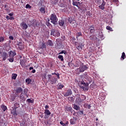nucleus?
I'll use <instances>...</instances> for the list:
<instances>
[{
    "mask_svg": "<svg viewBox=\"0 0 126 126\" xmlns=\"http://www.w3.org/2000/svg\"><path fill=\"white\" fill-rule=\"evenodd\" d=\"M27 102H28V103L30 104V103H34V100H32L30 98H28L27 100Z\"/></svg>",
    "mask_w": 126,
    "mask_h": 126,
    "instance_id": "nucleus-35",
    "label": "nucleus"
},
{
    "mask_svg": "<svg viewBox=\"0 0 126 126\" xmlns=\"http://www.w3.org/2000/svg\"><path fill=\"white\" fill-rule=\"evenodd\" d=\"M61 7H64L65 5L63 3L60 4Z\"/></svg>",
    "mask_w": 126,
    "mask_h": 126,
    "instance_id": "nucleus-59",
    "label": "nucleus"
},
{
    "mask_svg": "<svg viewBox=\"0 0 126 126\" xmlns=\"http://www.w3.org/2000/svg\"><path fill=\"white\" fill-rule=\"evenodd\" d=\"M55 33H56V30H55L54 29L51 30V35H52L53 36H55Z\"/></svg>",
    "mask_w": 126,
    "mask_h": 126,
    "instance_id": "nucleus-33",
    "label": "nucleus"
},
{
    "mask_svg": "<svg viewBox=\"0 0 126 126\" xmlns=\"http://www.w3.org/2000/svg\"><path fill=\"white\" fill-rule=\"evenodd\" d=\"M26 8H30V9H31V8H32V6H31L30 5H29V4H27L26 5Z\"/></svg>",
    "mask_w": 126,
    "mask_h": 126,
    "instance_id": "nucleus-43",
    "label": "nucleus"
},
{
    "mask_svg": "<svg viewBox=\"0 0 126 126\" xmlns=\"http://www.w3.org/2000/svg\"><path fill=\"white\" fill-rule=\"evenodd\" d=\"M64 97H68V96H70L71 95H72V91H71V89H69L67 90L66 92H65L63 94Z\"/></svg>",
    "mask_w": 126,
    "mask_h": 126,
    "instance_id": "nucleus-7",
    "label": "nucleus"
},
{
    "mask_svg": "<svg viewBox=\"0 0 126 126\" xmlns=\"http://www.w3.org/2000/svg\"><path fill=\"white\" fill-rule=\"evenodd\" d=\"M126 58V53H125V52L122 53V55L121 56V59H122V60H125Z\"/></svg>",
    "mask_w": 126,
    "mask_h": 126,
    "instance_id": "nucleus-34",
    "label": "nucleus"
},
{
    "mask_svg": "<svg viewBox=\"0 0 126 126\" xmlns=\"http://www.w3.org/2000/svg\"><path fill=\"white\" fill-rule=\"evenodd\" d=\"M72 110V107L70 105H67L65 106V111H67V112H71Z\"/></svg>",
    "mask_w": 126,
    "mask_h": 126,
    "instance_id": "nucleus-13",
    "label": "nucleus"
},
{
    "mask_svg": "<svg viewBox=\"0 0 126 126\" xmlns=\"http://www.w3.org/2000/svg\"><path fill=\"white\" fill-rule=\"evenodd\" d=\"M11 101H13L15 100V96H12L10 99Z\"/></svg>",
    "mask_w": 126,
    "mask_h": 126,
    "instance_id": "nucleus-50",
    "label": "nucleus"
},
{
    "mask_svg": "<svg viewBox=\"0 0 126 126\" xmlns=\"http://www.w3.org/2000/svg\"><path fill=\"white\" fill-rule=\"evenodd\" d=\"M50 19L51 23H53V24L54 25H57V22H58V21L59 20L58 17H57V15H56L55 13L51 14L50 15Z\"/></svg>",
    "mask_w": 126,
    "mask_h": 126,
    "instance_id": "nucleus-2",
    "label": "nucleus"
},
{
    "mask_svg": "<svg viewBox=\"0 0 126 126\" xmlns=\"http://www.w3.org/2000/svg\"><path fill=\"white\" fill-rule=\"evenodd\" d=\"M77 115H79L80 116H82V115H83V111H78L77 112Z\"/></svg>",
    "mask_w": 126,
    "mask_h": 126,
    "instance_id": "nucleus-42",
    "label": "nucleus"
},
{
    "mask_svg": "<svg viewBox=\"0 0 126 126\" xmlns=\"http://www.w3.org/2000/svg\"><path fill=\"white\" fill-rule=\"evenodd\" d=\"M106 29L107 30H109L110 31H113L112 28L108 26H106Z\"/></svg>",
    "mask_w": 126,
    "mask_h": 126,
    "instance_id": "nucleus-41",
    "label": "nucleus"
},
{
    "mask_svg": "<svg viewBox=\"0 0 126 126\" xmlns=\"http://www.w3.org/2000/svg\"><path fill=\"white\" fill-rule=\"evenodd\" d=\"M39 51H38V53L39 54H42L43 53V52L44 51V49H42V50H40L39 49Z\"/></svg>",
    "mask_w": 126,
    "mask_h": 126,
    "instance_id": "nucleus-53",
    "label": "nucleus"
},
{
    "mask_svg": "<svg viewBox=\"0 0 126 126\" xmlns=\"http://www.w3.org/2000/svg\"><path fill=\"white\" fill-rule=\"evenodd\" d=\"M76 38L77 39V40L78 39V38H79V37L82 36V33L81 32H78L76 34Z\"/></svg>",
    "mask_w": 126,
    "mask_h": 126,
    "instance_id": "nucleus-20",
    "label": "nucleus"
},
{
    "mask_svg": "<svg viewBox=\"0 0 126 126\" xmlns=\"http://www.w3.org/2000/svg\"><path fill=\"white\" fill-rule=\"evenodd\" d=\"M52 75H57V76H60V73H56V72L54 73V74H52Z\"/></svg>",
    "mask_w": 126,
    "mask_h": 126,
    "instance_id": "nucleus-51",
    "label": "nucleus"
},
{
    "mask_svg": "<svg viewBox=\"0 0 126 126\" xmlns=\"http://www.w3.org/2000/svg\"><path fill=\"white\" fill-rule=\"evenodd\" d=\"M1 109H2V110H3V112H5V110H6V109H7V107H6V106L2 104L1 105Z\"/></svg>",
    "mask_w": 126,
    "mask_h": 126,
    "instance_id": "nucleus-23",
    "label": "nucleus"
},
{
    "mask_svg": "<svg viewBox=\"0 0 126 126\" xmlns=\"http://www.w3.org/2000/svg\"><path fill=\"white\" fill-rule=\"evenodd\" d=\"M4 6L5 10H6L7 11H8V10H9L8 5H4Z\"/></svg>",
    "mask_w": 126,
    "mask_h": 126,
    "instance_id": "nucleus-40",
    "label": "nucleus"
},
{
    "mask_svg": "<svg viewBox=\"0 0 126 126\" xmlns=\"http://www.w3.org/2000/svg\"><path fill=\"white\" fill-rule=\"evenodd\" d=\"M21 26H22L23 27L22 28L24 30H26V29L28 28V26L24 22H23L22 23H21Z\"/></svg>",
    "mask_w": 126,
    "mask_h": 126,
    "instance_id": "nucleus-11",
    "label": "nucleus"
},
{
    "mask_svg": "<svg viewBox=\"0 0 126 126\" xmlns=\"http://www.w3.org/2000/svg\"><path fill=\"white\" fill-rule=\"evenodd\" d=\"M79 72H83L85 71L87 69H88V67L86 65H80L79 67Z\"/></svg>",
    "mask_w": 126,
    "mask_h": 126,
    "instance_id": "nucleus-5",
    "label": "nucleus"
},
{
    "mask_svg": "<svg viewBox=\"0 0 126 126\" xmlns=\"http://www.w3.org/2000/svg\"><path fill=\"white\" fill-rule=\"evenodd\" d=\"M11 56H12V51H10L9 52V56L10 57Z\"/></svg>",
    "mask_w": 126,
    "mask_h": 126,
    "instance_id": "nucleus-55",
    "label": "nucleus"
},
{
    "mask_svg": "<svg viewBox=\"0 0 126 126\" xmlns=\"http://www.w3.org/2000/svg\"><path fill=\"white\" fill-rule=\"evenodd\" d=\"M111 1H112V2H118L119 0H111Z\"/></svg>",
    "mask_w": 126,
    "mask_h": 126,
    "instance_id": "nucleus-52",
    "label": "nucleus"
},
{
    "mask_svg": "<svg viewBox=\"0 0 126 126\" xmlns=\"http://www.w3.org/2000/svg\"><path fill=\"white\" fill-rule=\"evenodd\" d=\"M16 53L12 52V58H13V57H14V56H16Z\"/></svg>",
    "mask_w": 126,
    "mask_h": 126,
    "instance_id": "nucleus-54",
    "label": "nucleus"
},
{
    "mask_svg": "<svg viewBox=\"0 0 126 126\" xmlns=\"http://www.w3.org/2000/svg\"><path fill=\"white\" fill-rule=\"evenodd\" d=\"M32 23V25L33 27H37V26H38V23L37 22L36 20H33Z\"/></svg>",
    "mask_w": 126,
    "mask_h": 126,
    "instance_id": "nucleus-15",
    "label": "nucleus"
},
{
    "mask_svg": "<svg viewBox=\"0 0 126 126\" xmlns=\"http://www.w3.org/2000/svg\"><path fill=\"white\" fill-rule=\"evenodd\" d=\"M47 44L48 46H54V43H53V42L51 40H49Z\"/></svg>",
    "mask_w": 126,
    "mask_h": 126,
    "instance_id": "nucleus-28",
    "label": "nucleus"
},
{
    "mask_svg": "<svg viewBox=\"0 0 126 126\" xmlns=\"http://www.w3.org/2000/svg\"><path fill=\"white\" fill-rule=\"evenodd\" d=\"M74 111V113L73 114V115L75 117H77V112Z\"/></svg>",
    "mask_w": 126,
    "mask_h": 126,
    "instance_id": "nucleus-49",
    "label": "nucleus"
},
{
    "mask_svg": "<svg viewBox=\"0 0 126 126\" xmlns=\"http://www.w3.org/2000/svg\"><path fill=\"white\" fill-rule=\"evenodd\" d=\"M9 62H10V63H13V61H14V58H13V57H11L9 59H8Z\"/></svg>",
    "mask_w": 126,
    "mask_h": 126,
    "instance_id": "nucleus-37",
    "label": "nucleus"
},
{
    "mask_svg": "<svg viewBox=\"0 0 126 126\" xmlns=\"http://www.w3.org/2000/svg\"><path fill=\"white\" fill-rule=\"evenodd\" d=\"M20 64L21 65L22 67H23L25 65V61L23 60H20Z\"/></svg>",
    "mask_w": 126,
    "mask_h": 126,
    "instance_id": "nucleus-22",
    "label": "nucleus"
},
{
    "mask_svg": "<svg viewBox=\"0 0 126 126\" xmlns=\"http://www.w3.org/2000/svg\"><path fill=\"white\" fill-rule=\"evenodd\" d=\"M8 15H9V16H11V17L13 16V13H9V14H8Z\"/></svg>",
    "mask_w": 126,
    "mask_h": 126,
    "instance_id": "nucleus-61",
    "label": "nucleus"
},
{
    "mask_svg": "<svg viewBox=\"0 0 126 126\" xmlns=\"http://www.w3.org/2000/svg\"><path fill=\"white\" fill-rule=\"evenodd\" d=\"M39 11H40L41 13L45 14V13H46V6L45 5H42V7L40 8Z\"/></svg>",
    "mask_w": 126,
    "mask_h": 126,
    "instance_id": "nucleus-10",
    "label": "nucleus"
},
{
    "mask_svg": "<svg viewBox=\"0 0 126 126\" xmlns=\"http://www.w3.org/2000/svg\"><path fill=\"white\" fill-rule=\"evenodd\" d=\"M2 61H5L7 58H8V55L6 52H4L2 54Z\"/></svg>",
    "mask_w": 126,
    "mask_h": 126,
    "instance_id": "nucleus-9",
    "label": "nucleus"
},
{
    "mask_svg": "<svg viewBox=\"0 0 126 126\" xmlns=\"http://www.w3.org/2000/svg\"><path fill=\"white\" fill-rule=\"evenodd\" d=\"M16 77H17V74L15 73H12L11 78L12 79H14V80H15L16 79Z\"/></svg>",
    "mask_w": 126,
    "mask_h": 126,
    "instance_id": "nucleus-24",
    "label": "nucleus"
},
{
    "mask_svg": "<svg viewBox=\"0 0 126 126\" xmlns=\"http://www.w3.org/2000/svg\"><path fill=\"white\" fill-rule=\"evenodd\" d=\"M44 115V119H49V117L51 116V112L48 109H45Z\"/></svg>",
    "mask_w": 126,
    "mask_h": 126,
    "instance_id": "nucleus-6",
    "label": "nucleus"
},
{
    "mask_svg": "<svg viewBox=\"0 0 126 126\" xmlns=\"http://www.w3.org/2000/svg\"><path fill=\"white\" fill-rule=\"evenodd\" d=\"M20 99H21L22 100H23L24 99V96L23 95H20Z\"/></svg>",
    "mask_w": 126,
    "mask_h": 126,
    "instance_id": "nucleus-57",
    "label": "nucleus"
},
{
    "mask_svg": "<svg viewBox=\"0 0 126 126\" xmlns=\"http://www.w3.org/2000/svg\"><path fill=\"white\" fill-rule=\"evenodd\" d=\"M76 63H77V64H75V66L76 67H78V66H79V62H76Z\"/></svg>",
    "mask_w": 126,
    "mask_h": 126,
    "instance_id": "nucleus-47",
    "label": "nucleus"
},
{
    "mask_svg": "<svg viewBox=\"0 0 126 126\" xmlns=\"http://www.w3.org/2000/svg\"><path fill=\"white\" fill-rule=\"evenodd\" d=\"M70 125H74V124H75V122L73 119L70 120Z\"/></svg>",
    "mask_w": 126,
    "mask_h": 126,
    "instance_id": "nucleus-39",
    "label": "nucleus"
},
{
    "mask_svg": "<svg viewBox=\"0 0 126 126\" xmlns=\"http://www.w3.org/2000/svg\"><path fill=\"white\" fill-rule=\"evenodd\" d=\"M35 72H36V70L33 69L32 70V73H35Z\"/></svg>",
    "mask_w": 126,
    "mask_h": 126,
    "instance_id": "nucleus-60",
    "label": "nucleus"
},
{
    "mask_svg": "<svg viewBox=\"0 0 126 126\" xmlns=\"http://www.w3.org/2000/svg\"><path fill=\"white\" fill-rule=\"evenodd\" d=\"M32 81V80H31L30 78H27V79H26V82L28 85H29V84H31Z\"/></svg>",
    "mask_w": 126,
    "mask_h": 126,
    "instance_id": "nucleus-25",
    "label": "nucleus"
},
{
    "mask_svg": "<svg viewBox=\"0 0 126 126\" xmlns=\"http://www.w3.org/2000/svg\"><path fill=\"white\" fill-rule=\"evenodd\" d=\"M48 81L50 82L51 84H56L58 80V78L52 76L51 74L48 75Z\"/></svg>",
    "mask_w": 126,
    "mask_h": 126,
    "instance_id": "nucleus-3",
    "label": "nucleus"
},
{
    "mask_svg": "<svg viewBox=\"0 0 126 126\" xmlns=\"http://www.w3.org/2000/svg\"><path fill=\"white\" fill-rule=\"evenodd\" d=\"M82 99H80V102H82V101H84V100H86V96L84 95H81Z\"/></svg>",
    "mask_w": 126,
    "mask_h": 126,
    "instance_id": "nucleus-30",
    "label": "nucleus"
},
{
    "mask_svg": "<svg viewBox=\"0 0 126 126\" xmlns=\"http://www.w3.org/2000/svg\"><path fill=\"white\" fill-rule=\"evenodd\" d=\"M60 124L62 126H68V124H69V123L68 122V121H66V123L64 124L63 123V121H61L60 122Z\"/></svg>",
    "mask_w": 126,
    "mask_h": 126,
    "instance_id": "nucleus-18",
    "label": "nucleus"
},
{
    "mask_svg": "<svg viewBox=\"0 0 126 126\" xmlns=\"http://www.w3.org/2000/svg\"><path fill=\"white\" fill-rule=\"evenodd\" d=\"M75 0H72V4L74 6H77L78 7V4H79V1H74Z\"/></svg>",
    "mask_w": 126,
    "mask_h": 126,
    "instance_id": "nucleus-17",
    "label": "nucleus"
},
{
    "mask_svg": "<svg viewBox=\"0 0 126 126\" xmlns=\"http://www.w3.org/2000/svg\"><path fill=\"white\" fill-rule=\"evenodd\" d=\"M4 41V38L3 36L0 37V42H3Z\"/></svg>",
    "mask_w": 126,
    "mask_h": 126,
    "instance_id": "nucleus-44",
    "label": "nucleus"
},
{
    "mask_svg": "<svg viewBox=\"0 0 126 126\" xmlns=\"http://www.w3.org/2000/svg\"><path fill=\"white\" fill-rule=\"evenodd\" d=\"M59 24L60 26H61V27L63 26V25L64 24V21H63V20H60L59 21Z\"/></svg>",
    "mask_w": 126,
    "mask_h": 126,
    "instance_id": "nucleus-21",
    "label": "nucleus"
},
{
    "mask_svg": "<svg viewBox=\"0 0 126 126\" xmlns=\"http://www.w3.org/2000/svg\"><path fill=\"white\" fill-rule=\"evenodd\" d=\"M46 25L50 29H52V28H53V25H52V24H51V23H50V22H47L46 23Z\"/></svg>",
    "mask_w": 126,
    "mask_h": 126,
    "instance_id": "nucleus-29",
    "label": "nucleus"
},
{
    "mask_svg": "<svg viewBox=\"0 0 126 126\" xmlns=\"http://www.w3.org/2000/svg\"><path fill=\"white\" fill-rule=\"evenodd\" d=\"M93 27H94V26H89V29H91V28H92V29H93Z\"/></svg>",
    "mask_w": 126,
    "mask_h": 126,
    "instance_id": "nucleus-63",
    "label": "nucleus"
},
{
    "mask_svg": "<svg viewBox=\"0 0 126 126\" xmlns=\"http://www.w3.org/2000/svg\"><path fill=\"white\" fill-rule=\"evenodd\" d=\"M46 49V43L43 42L40 45V47L39 48V50H44Z\"/></svg>",
    "mask_w": 126,
    "mask_h": 126,
    "instance_id": "nucleus-16",
    "label": "nucleus"
},
{
    "mask_svg": "<svg viewBox=\"0 0 126 126\" xmlns=\"http://www.w3.org/2000/svg\"><path fill=\"white\" fill-rule=\"evenodd\" d=\"M75 45L76 49H77L78 51H81V50L83 49V47H84V44L82 43L75 42Z\"/></svg>",
    "mask_w": 126,
    "mask_h": 126,
    "instance_id": "nucleus-4",
    "label": "nucleus"
},
{
    "mask_svg": "<svg viewBox=\"0 0 126 126\" xmlns=\"http://www.w3.org/2000/svg\"><path fill=\"white\" fill-rule=\"evenodd\" d=\"M6 18L7 20H9V19H10L9 16H8V15H7L6 16Z\"/></svg>",
    "mask_w": 126,
    "mask_h": 126,
    "instance_id": "nucleus-62",
    "label": "nucleus"
},
{
    "mask_svg": "<svg viewBox=\"0 0 126 126\" xmlns=\"http://www.w3.org/2000/svg\"><path fill=\"white\" fill-rule=\"evenodd\" d=\"M60 0H51V3L53 5H56Z\"/></svg>",
    "mask_w": 126,
    "mask_h": 126,
    "instance_id": "nucleus-19",
    "label": "nucleus"
},
{
    "mask_svg": "<svg viewBox=\"0 0 126 126\" xmlns=\"http://www.w3.org/2000/svg\"><path fill=\"white\" fill-rule=\"evenodd\" d=\"M89 39H90V40H94V35H91L89 37Z\"/></svg>",
    "mask_w": 126,
    "mask_h": 126,
    "instance_id": "nucleus-46",
    "label": "nucleus"
},
{
    "mask_svg": "<svg viewBox=\"0 0 126 126\" xmlns=\"http://www.w3.org/2000/svg\"><path fill=\"white\" fill-rule=\"evenodd\" d=\"M58 59H59L61 62H63V55H59Z\"/></svg>",
    "mask_w": 126,
    "mask_h": 126,
    "instance_id": "nucleus-32",
    "label": "nucleus"
},
{
    "mask_svg": "<svg viewBox=\"0 0 126 126\" xmlns=\"http://www.w3.org/2000/svg\"><path fill=\"white\" fill-rule=\"evenodd\" d=\"M73 109H74V110H76V111H78V110L80 109V107L76 104H74Z\"/></svg>",
    "mask_w": 126,
    "mask_h": 126,
    "instance_id": "nucleus-27",
    "label": "nucleus"
},
{
    "mask_svg": "<svg viewBox=\"0 0 126 126\" xmlns=\"http://www.w3.org/2000/svg\"><path fill=\"white\" fill-rule=\"evenodd\" d=\"M15 18L13 16L10 17L9 20H14Z\"/></svg>",
    "mask_w": 126,
    "mask_h": 126,
    "instance_id": "nucleus-58",
    "label": "nucleus"
},
{
    "mask_svg": "<svg viewBox=\"0 0 126 126\" xmlns=\"http://www.w3.org/2000/svg\"><path fill=\"white\" fill-rule=\"evenodd\" d=\"M9 39H10V40H14V37L13 36L10 35L9 36Z\"/></svg>",
    "mask_w": 126,
    "mask_h": 126,
    "instance_id": "nucleus-48",
    "label": "nucleus"
},
{
    "mask_svg": "<svg viewBox=\"0 0 126 126\" xmlns=\"http://www.w3.org/2000/svg\"><path fill=\"white\" fill-rule=\"evenodd\" d=\"M46 124H47V125H50V121L48 120V121L46 122Z\"/></svg>",
    "mask_w": 126,
    "mask_h": 126,
    "instance_id": "nucleus-64",
    "label": "nucleus"
},
{
    "mask_svg": "<svg viewBox=\"0 0 126 126\" xmlns=\"http://www.w3.org/2000/svg\"><path fill=\"white\" fill-rule=\"evenodd\" d=\"M105 5H106V2L104 1V0H103V2L102 3V4L100 5H99L98 6V7L100 9H102V10H104V9H105Z\"/></svg>",
    "mask_w": 126,
    "mask_h": 126,
    "instance_id": "nucleus-12",
    "label": "nucleus"
},
{
    "mask_svg": "<svg viewBox=\"0 0 126 126\" xmlns=\"http://www.w3.org/2000/svg\"><path fill=\"white\" fill-rule=\"evenodd\" d=\"M64 54V55H66L67 54V52H66V51L65 50H62L60 53L59 55Z\"/></svg>",
    "mask_w": 126,
    "mask_h": 126,
    "instance_id": "nucleus-36",
    "label": "nucleus"
},
{
    "mask_svg": "<svg viewBox=\"0 0 126 126\" xmlns=\"http://www.w3.org/2000/svg\"><path fill=\"white\" fill-rule=\"evenodd\" d=\"M17 45L18 46L20 51H22L24 49V45H23V43L21 41L18 42Z\"/></svg>",
    "mask_w": 126,
    "mask_h": 126,
    "instance_id": "nucleus-8",
    "label": "nucleus"
},
{
    "mask_svg": "<svg viewBox=\"0 0 126 126\" xmlns=\"http://www.w3.org/2000/svg\"><path fill=\"white\" fill-rule=\"evenodd\" d=\"M70 24H72V26H73L74 27V26H76V25H77V24L76 23V21H72L70 22Z\"/></svg>",
    "mask_w": 126,
    "mask_h": 126,
    "instance_id": "nucleus-26",
    "label": "nucleus"
},
{
    "mask_svg": "<svg viewBox=\"0 0 126 126\" xmlns=\"http://www.w3.org/2000/svg\"><path fill=\"white\" fill-rule=\"evenodd\" d=\"M49 108H50V107L49 106V105H45V110H48V109H49Z\"/></svg>",
    "mask_w": 126,
    "mask_h": 126,
    "instance_id": "nucleus-56",
    "label": "nucleus"
},
{
    "mask_svg": "<svg viewBox=\"0 0 126 126\" xmlns=\"http://www.w3.org/2000/svg\"><path fill=\"white\" fill-rule=\"evenodd\" d=\"M68 99L70 102H73V101H74V98H73V97H68Z\"/></svg>",
    "mask_w": 126,
    "mask_h": 126,
    "instance_id": "nucleus-38",
    "label": "nucleus"
},
{
    "mask_svg": "<svg viewBox=\"0 0 126 126\" xmlns=\"http://www.w3.org/2000/svg\"><path fill=\"white\" fill-rule=\"evenodd\" d=\"M91 83V80H90L88 82L85 83L84 81L81 82L80 88L83 89L84 91H88L89 90V84Z\"/></svg>",
    "mask_w": 126,
    "mask_h": 126,
    "instance_id": "nucleus-1",
    "label": "nucleus"
},
{
    "mask_svg": "<svg viewBox=\"0 0 126 126\" xmlns=\"http://www.w3.org/2000/svg\"><path fill=\"white\" fill-rule=\"evenodd\" d=\"M22 91H23L22 88H21V87H18L17 88L16 90V93H17V94H20V93H21Z\"/></svg>",
    "mask_w": 126,
    "mask_h": 126,
    "instance_id": "nucleus-14",
    "label": "nucleus"
},
{
    "mask_svg": "<svg viewBox=\"0 0 126 126\" xmlns=\"http://www.w3.org/2000/svg\"><path fill=\"white\" fill-rule=\"evenodd\" d=\"M63 85L60 84L58 87V89H63Z\"/></svg>",
    "mask_w": 126,
    "mask_h": 126,
    "instance_id": "nucleus-45",
    "label": "nucleus"
},
{
    "mask_svg": "<svg viewBox=\"0 0 126 126\" xmlns=\"http://www.w3.org/2000/svg\"><path fill=\"white\" fill-rule=\"evenodd\" d=\"M89 30L91 34H93L95 32V28L94 27H93V29H90Z\"/></svg>",
    "mask_w": 126,
    "mask_h": 126,
    "instance_id": "nucleus-31",
    "label": "nucleus"
}]
</instances>
